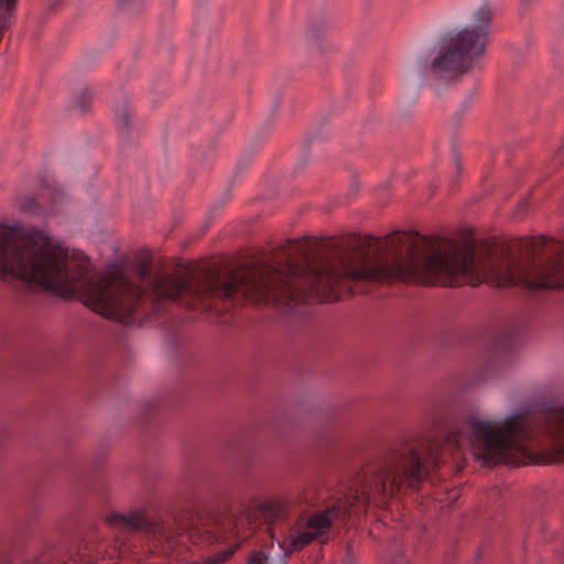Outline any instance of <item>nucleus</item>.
Masks as SVG:
<instances>
[{
    "label": "nucleus",
    "mask_w": 564,
    "mask_h": 564,
    "mask_svg": "<svg viewBox=\"0 0 564 564\" xmlns=\"http://www.w3.org/2000/svg\"><path fill=\"white\" fill-rule=\"evenodd\" d=\"M90 270V260L84 253L69 258L39 229L0 227V278L20 279L65 299L86 296V305L127 326L141 321L143 313L150 319L166 311V272L153 271L150 254L137 262V282L123 273L118 279L94 278Z\"/></svg>",
    "instance_id": "1"
},
{
    "label": "nucleus",
    "mask_w": 564,
    "mask_h": 564,
    "mask_svg": "<svg viewBox=\"0 0 564 564\" xmlns=\"http://www.w3.org/2000/svg\"><path fill=\"white\" fill-rule=\"evenodd\" d=\"M435 425L444 437L441 446L437 441L429 440L419 446L406 443L393 448L382 463L362 471V479L357 484L361 494L369 499L372 494L386 496L402 486L419 490L430 467H440L447 447L456 451L469 447L475 459L488 467L513 464L518 455L527 452V443L540 435L564 453V405L552 399L531 402L500 422L470 415L451 426L443 421Z\"/></svg>",
    "instance_id": "2"
},
{
    "label": "nucleus",
    "mask_w": 564,
    "mask_h": 564,
    "mask_svg": "<svg viewBox=\"0 0 564 564\" xmlns=\"http://www.w3.org/2000/svg\"><path fill=\"white\" fill-rule=\"evenodd\" d=\"M106 522L123 532L148 531L158 534L167 542L186 535L194 544H213L226 533L238 528V520H229L227 524L214 516L203 514L188 509H180L171 520L156 523L148 519L143 511L134 510L129 514L118 512L106 517Z\"/></svg>",
    "instance_id": "3"
},
{
    "label": "nucleus",
    "mask_w": 564,
    "mask_h": 564,
    "mask_svg": "<svg viewBox=\"0 0 564 564\" xmlns=\"http://www.w3.org/2000/svg\"><path fill=\"white\" fill-rule=\"evenodd\" d=\"M492 11L489 3H482L474 14V24L467 25L454 36L443 41L441 51L431 62L436 74L458 76L471 69L477 58L485 54L490 32Z\"/></svg>",
    "instance_id": "4"
},
{
    "label": "nucleus",
    "mask_w": 564,
    "mask_h": 564,
    "mask_svg": "<svg viewBox=\"0 0 564 564\" xmlns=\"http://www.w3.org/2000/svg\"><path fill=\"white\" fill-rule=\"evenodd\" d=\"M354 502L349 503L347 499L338 498L332 506L324 511L314 513L306 522L305 528L311 532H316V538L328 530L333 522L351 511Z\"/></svg>",
    "instance_id": "5"
},
{
    "label": "nucleus",
    "mask_w": 564,
    "mask_h": 564,
    "mask_svg": "<svg viewBox=\"0 0 564 564\" xmlns=\"http://www.w3.org/2000/svg\"><path fill=\"white\" fill-rule=\"evenodd\" d=\"M316 539V532H311L308 529L305 531H297L295 535H290L288 540L284 541V553H283V564H286V560L295 552H300L311 542Z\"/></svg>",
    "instance_id": "6"
},
{
    "label": "nucleus",
    "mask_w": 564,
    "mask_h": 564,
    "mask_svg": "<svg viewBox=\"0 0 564 564\" xmlns=\"http://www.w3.org/2000/svg\"><path fill=\"white\" fill-rule=\"evenodd\" d=\"M516 343V332L513 329H508L494 338L492 350L497 354H506L514 348Z\"/></svg>",
    "instance_id": "7"
},
{
    "label": "nucleus",
    "mask_w": 564,
    "mask_h": 564,
    "mask_svg": "<svg viewBox=\"0 0 564 564\" xmlns=\"http://www.w3.org/2000/svg\"><path fill=\"white\" fill-rule=\"evenodd\" d=\"M130 117H131V110L129 108L128 102H123V105L116 110V127L120 133L123 135L128 134L130 129Z\"/></svg>",
    "instance_id": "8"
},
{
    "label": "nucleus",
    "mask_w": 564,
    "mask_h": 564,
    "mask_svg": "<svg viewBox=\"0 0 564 564\" xmlns=\"http://www.w3.org/2000/svg\"><path fill=\"white\" fill-rule=\"evenodd\" d=\"M268 555L262 550H253L247 557V564H267Z\"/></svg>",
    "instance_id": "9"
},
{
    "label": "nucleus",
    "mask_w": 564,
    "mask_h": 564,
    "mask_svg": "<svg viewBox=\"0 0 564 564\" xmlns=\"http://www.w3.org/2000/svg\"><path fill=\"white\" fill-rule=\"evenodd\" d=\"M93 99V95L89 89H84L82 94L79 95L76 105L78 106L79 110L82 112H85L86 109L89 107Z\"/></svg>",
    "instance_id": "10"
},
{
    "label": "nucleus",
    "mask_w": 564,
    "mask_h": 564,
    "mask_svg": "<svg viewBox=\"0 0 564 564\" xmlns=\"http://www.w3.org/2000/svg\"><path fill=\"white\" fill-rule=\"evenodd\" d=\"M259 511L263 513L264 516H272L273 514V503L272 502H262L259 505Z\"/></svg>",
    "instance_id": "11"
},
{
    "label": "nucleus",
    "mask_w": 564,
    "mask_h": 564,
    "mask_svg": "<svg viewBox=\"0 0 564 564\" xmlns=\"http://www.w3.org/2000/svg\"><path fill=\"white\" fill-rule=\"evenodd\" d=\"M33 204H35V200H34V199H31V200H29L28 203H25V205H24V206H25V207H28V208H31V206H32Z\"/></svg>",
    "instance_id": "12"
},
{
    "label": "nucleus",
    "mask_w": 564,
    "mask_h": 564,
    "mask_svg": "<svg viewBox=\"0 0 564 564\" xmlns=\"http://www.w3.org/2000/svg\"><path fill=\"white\" fill-rule=\"evenodd\" d=\"M529 2H530V0H521V4H522V7L528 6V4H529Z\"/></svg>",
    "instance_id": "13"
},
{
    "label": "nucleus",
    "mask_w": 564,
    "mask_h": 564,
    "mask_svg": "<svg viewBox=\"0 0 564 564\" xmlns=\"http://www.w3.org/2000/svg\"><path fill=\"white\" fill-rule=\"evenodd\" d=\"M456 167L459 170L460 169V163L457 161L456 162Z\"/></svg>",
    "instance_id": "14"
}]
</instances>
